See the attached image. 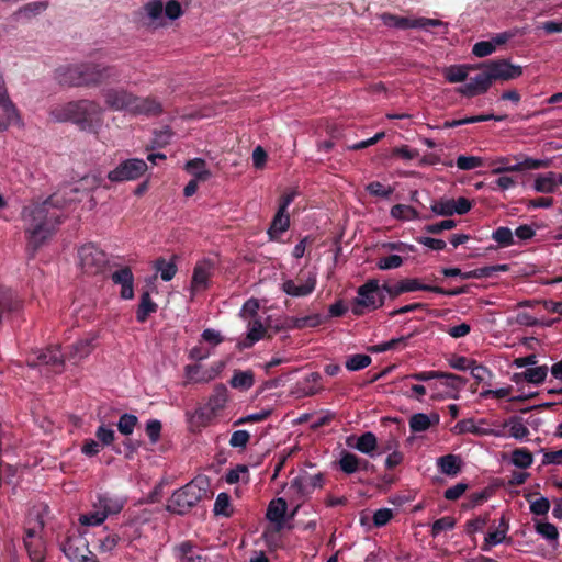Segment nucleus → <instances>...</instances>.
<instances>
[{
    "instance_id": "nucleus-58",
    "label": "nucleus",
    "mask_w": 562,
    "mask_h": 562,
    "mask_svg": "<svg viewBox=\"0 0 562 562\" xmlns=\"http://www.w3.org/2000/svg\"><path fill=\"white\" fill-rule=\"evenodd\" d=\"M47 7H48L47 1H34V2H30V3H26L25 5H23L19 10V13L24 14L26 18H31V16H34L36 14L44 12L47 9Z\"/></svg>"
},
{
    "instance_id": "nucleus-6",
    "label": "nucleus",
    "mask_w": 562,
    "mask_h": 562,
    "mask_svg": "<svg viewBox=\"0 0 562 562\" xmlns=\"http://www.w3.org/2000/svg\"><path fill=\"white\" fill-rule=\"evenodd\" d=\"M79 265L81 270L89 276L111 271L117 263H111L109 256L94 244H86L78 250Z\"/></svg>"
},
{
    "instance_id": "nucleus-11",
    "label": "nucleus",
    "mask_w": 562,
    "mask_h": 562,
    "mask_svg": "<svg viewBox=\"0 0 562 562\" xmlns=\"http://www.w3.org/2000/svg\"><path fill=\"white\" fill-rule=\"evenodd\" d=\"M474 67L475 70L479 69L480 72L475 77L471 78L468 83L457 90L458 93L467 98H473L487 92L493 83L488 68L480 67V64L474 65Z\"/></svg>"
},
{
    "instance_id": "nucleus-5",
    "label": "nucleus",
    "mask_w": 562,
    "mask_h": 562,
    "mask_svg": "<svg viewBox=\"0 0 562 562\" xmlns=\"http://www.w3.org/2000/svg\"><path fill=\"white\" fill-rule=\"evenodd\" d=\"M376 279H370L357 290L358 296L351 303L355 316H362L367 311H375L384 305L385 296Z\"/></svg>"
},
{
    "instance_id": "nucleus-29",
    "label": "nucleus",
    "mask_w": 562,
    "mask_h": 562,
    "mask_svg": "<svg viewBox=\"0 0 562 562\" xmlns=\"http://www.w3.org/2000/svg\"><path fill=\"white\" fill-rule=\"evenodd\" d=\"M153 268L157 274H160L161 280L166 282L172 280L178 271V267L173 258L167 260L164 257H158L153 261Z\"/></svg>"
},
{
    "instance_id": "nucleus-31",
    "label": "nucleus",
    "mask_w": 562,
    "mask_h": 562,
    "mask_svg": "<svg viewBox=\"0 0 562 562\" xmlns=\"http://www.w3.org/2000/svg\"><path fill=\"white\" fill-rule=\"evenodd\" d=\"M558 188L557 175L552 171L537 176L533 189L540 193H554Z\"/></svg>"
},
{
    "instance_id": "nucleus-48",
    "label": "nucleus",
    "mask_w": 562,
    "mask_h": 562,
    "mask_svg": "<svg viewBox=\"0 0 562 562\" xmlns=\"http://www.w3.org/2000/svg\"><path fill=\"white\" fill-rule=\"evenodd\" d=\"M138 423L137 416L133 414H123L117 423V429L124 436H130L133 434L134 428L136 427Z\"/></svg>"
},
{
    "instance_id": "nucleus-37",
    "label": "nucleus",
    "mask_w": 562,
    "mask_h": 562,
    "mask_svg": "<svg viewBox=\"0 0 562 562\" xmlns=\"http://www.w3.org/2000/svg\"><path fill=\"white\" fill-rule=\"evenodd\" d=\"M390 214L393 218L400 221H411L419 218L418 211L409 205L395 204L391 207Z\"/></svg>"
},
{
    "instance_id": "nucleus-16",
    "label": "nucleus",
    "mask_w": 562,
    "mask_h": 562,
    "mask_svg": "<svg viewBox=\"0 0 562 562\" xmlns=\"http://www.w3.org/2000/svg\"><path fill=\"white\" fill-rule=\"evenodd\" d=\"M382 290L387 293L392 299L400 296L403 293L414 291H429V284L422 283L416 278H407L398 281L396 284H382Z\"/></svg>"
},
{
    "instance_id": "nucleus-64",
    "label": "nucleus",
    "mask_w": 562,
    "mask_h": 562,
    "mask_svg": "<svg viewBox=\"0 0 562 562\" xmlns=\"http://www.w3.org/2000/svg\"><path fill=\"white\" fill-rule=\"evenodd\" d=\"M403 265V258L398 255H390L378 260L376 267L380 270H391Z\"/></svg>"
},
{
    "instance_id": "nucleus-42",
    "label": "nucleus",
    "mask_w": 562,
    "mask_h": 562,
    "mask_svg": "<svg viewBox=\"0 0 562 562\" xmlns=\"http://www.w3.org/2000/svg\"><path fill=\"white\" fill-rule=\"evenodd\" d=\"M172 137V132L169 126H164L160 130L154 131V138L151 139V145L147 146V150H153L155 148H162L170 143Z\"/></svg>"
},
{
    "instance_id": "nucleus-21",
    "label": "nucleus",
    "mask_w": 562,
    "mask_h": 562,
    "mask_svg": "<svg viewBox=\"0 0 562 562\" xmlns=\"http://www.w3.org/2000/svg\"><path fill=\"white\" fill-rule=\"evenodd\" d=\"M548 367L544 366H537L527 368L524 372L520 373H514L512 376V381L516 384H519L522 381H526L531 384H541L544 382L547 375H548Z\"/></svg>"
},
{
    "instance_id": "nucleus-23",
    "label": "nucleus",
    "mask_w": 562,
    "mask_h": 562,
    "mask_svg": "<svg viewBox=\"0 0 562 562\" xmlns=\"http://www.w3.org/2000/svg\"><path fill=\"white\" fill-rule=\"evenodd\" d=\"M315 279H308L304 284L297 285L293 280H285L282 283V291L288 295L301 297L307 296L315 290Z\"/></svg>"
},
{
    "instance_id": "nucleus-56",
    "label": "nucleus",
    "mask_w": 562,
    "mask_h": 562,
    "mask_svg": "<svg viewBox=\"0 0 562 562\" xmlns=\"http://www.w3.org/2000/svg\"><path fill=\"white\" fill-rule=\"evenodd\" d=\"M456 519L451 516H445L434 521L431 527V536L437 537L445 530H451L454 528Z\"/></svg>"
},
{
    "instance_id": "nucleus-18",
    "label": "nucleus",
    "mask_w": 562,
    "mask_h": 562,
    "mask_svg": "<svg viewBox=\"0 0 562 562\" xmlns=\"http://www.w3.org/2000/svg\"><path fill=\"white\" fill-rule=\"evenodd\" d=\"M162 425L158 419H149L145 426V434L148 437V448L151 451L164 453L168 450V443L161 440Z\"/></svg>"
},
{
    "instance_id": "nucleus-35",
    "label": "nucleus",
    "mask_w": 562,
    "mask_h": 562,
    "mask_svg": "<svg viewBox=\"0 0 562 562\" xmlns=\"http://www.w3.org/2000/svg\"><path fill=\"white\" fill-rule=\"evenodd\" d=\"M504 427L509 428V436L522 440L529 435V429L524 425L520 416H512L505 423Z\"/></svg>"
},
{
    "instance_id": "nucleus-33",
    "label": "nucleus",
    "mask_w": 562,
    "mask_h": 562,
    "mask_svg": "<svg viewBox=\"0 0 562 562\" xmlns=\"http://www.w3.org/2000/svg\"><path fill=\"white\" fill-rule=\"evenodd\" d=\"M360 458L349 451L342 450L338 467L345 474H353L359 471Z\"/></svg>"
},
{
    "instance_id": "nucleus-17",
    "label": "nucleus",
    "mask_w": 562,
    "mask_h": 562,
    "mask_svg": "<svg viewBox=\"0 0 562 562\" xmlns=\"http://www.w3.org/2000/svg\"><path fill=\"white\" fill-rule=\"evenodd\" d=\"M112 282L121 285L120 295L124 300H130L134 296V277L130 267H120L114 271H109Z\"/></svg>"
},
{
    "instance_id": "nucleus-47",
    "label": "nucleus",
    "mask_w": 562,
    "mask_h": 562,
    "mask_svg": "<svg viewBox=\"0 0 562 562\" xmlns=\"http://www.w3.org/2000/svg\"><path fill=\"white\" fill-rule=\"evenodd\" d=\"M231 507V497L227 493H220L214 503V515L229 517L232 515Z\"/></svg>"
},
{
    "instance_id": "nucleus-60",
    "label": "nucleus",
    "mask_w": 562,
    "mask_h": 562,
    "mask_svg": "<svg viewBox=\"0 0 562 562\" xmlns=\"http://www.w3.org/2000/svg\"><path fill=\"white\" fill-rule=\"evenodd\" d=\"M453 199L435 201L431 204V211L440 216H452L453 215Z\"/></svg>"
},
{
    "instance_id": "nucleus-25",
    "label": "nucleus",
    "mask_w": 562,
    "mask_h": 562,
    "mask_svg": "<svg viewBox=\"0 0 562 562\" xmlns=\"http://www.w3.org/2000/svg\"><path fill=\"white\" fill-rule=\"evenodd\" d=\"M288 504L284 498L272 499L267 508L266 517L273 524L281 526L284 522Z\"/></svg>"
},
{
    "instance_id": "nucleus-41",
    "label": "nucleus",
    "mask_w": 562,
    "mask_h": 562,
    "mask_svg": "<svg viewBox=\"0 0 562 562\" xmlns=\"http://www.w3.org/2000/svg\"><path fill=\"white\" fill-rule=\"evenodd\" d=\"M95 505L105 514V517L115 515L123 508V504L120 501L108 496H99Z\"/></svg>"
},
{
    "instance_id": "nucleus-39",
    "label": "nucleus",
    "mask_w": 562,
    "mask_h": 562,
    "mask_svg": "<svg viewBox=\"0 0 562 562\" xmlns=\"http://www.w3.org/2000/svg\"><path fill=\"white\" fill-rule=\"evenodd\" d=\"M408 424L412 432H423L432 426V420L427 414L416 413L411 416Z\"/></svg>"
},
{
    "instance_id": "nucleus-54",
    "label": "nucleus",
    "mask_w": 562,
    "mask_h": 562,
    "mask_svg": "<svg viewBox=\"0 0 562 562\" xmlns=\"http://www.w3.org/2000/svg\"><path fill=\"white\" fill-rule=\"evenodd\" d=\"M526 499L530 503V512L537 516H544L550 509V502L547 497L541 496L536 501L530 499V495L526 496Z\"/></svg>"
},
{
    "instance_id": "nucleus-30",
    "label": "nucleus",
    "mask_w": 562,
    "mask_h": 562,
    "mask_svg": "<svg viewBox=\"0 0 562 562\" xmlns=\"http://www.w3.org/2000/svg\"><path fill=\"white\" fill-rule=\"evenodd\" d=\"M417 334H419V330L415 329L414 331H412L408 335L401 336V337H397V338H392L389 341H384V342H381L379 345L371 346V347L368 348V350L373 352V353H379V352H385V351H389V350L396 349L398 346L405 347L407 345V341L411 338H413L414 336H416Z\"/></svg>"
},
{
    "instance_id": "nucleus-19",
    "label": "nucleus",
    "mask_w": 562,
    "mask_h": 562,
    "mask_svg": "<svg viewBox=\"0 0 562 562\" xmlns=\"http://www.w3.org/2000/svg\"><path fill=\"white\" fill-rule=\"evenodd\" d=\"M31 366H49L52 367L53 372L59 373L64 367V357L58 348H47L42 350L36 360L30 363Z\"/></svg>"
},
{
    "instance_id": "nucleus-49",
    "label": "nucleus",
    "mask_w": 562,
    "mask_h": 562,
    "mask_svg": "<svg viewBox=\"0 0 562 562\" xmlns=\"http://www.w3.org/2000/svg\"><path fill=\"white\" fill-rule=\"evenodd\" d=\"M0 108L5 113L7 121H9L11 124H19L21 122L19 110L15 106V104L11 101L9 95L0 100Z\"/></svg>"
},
{
    "instance_id": "nucleus-2",
    "label": "nucleus",
    "mask_w": 562,
    "mask_h": 562,
    "mask_svg": "<svg viewBox=\"0 0 562 562\" xmlns=\"http://www.w3.org/2000/svg\"><path fill=\"white\" fill-rule=\"evenodd\" d=\"M56 122H72L82 131L95 132L102 122L100 105L90 100L70 101L50 109Z\"/></svg>"
},
{
    "instance_id": "nucleus-45",
    "label": "nucleus",
    "mask_w": 562,
    "mask_h": 562,
    "mask_svg": "<svg viewBox=\"0 0 562 562\" xmlns=\"http://www.w3.org/2000/svg\"><path fill=\"white\" fill-rule=\"evenodd\" d=\"M371 357L363 353L351 355L346 360V368L349 371H359L371 364Z\"/></svg>"
},
{
    "instance_id": "nucleus-14",
    "label": "nucleus",
    "mask_w": 562,
    "mask_h": 562,
    "mask_svg": "<svg viewBox=\"0 0 562 562\" xmlns=\"http://www.w3.org/2000/svg\"><path fill=\"white\" fill-rule=\"evenodd\" d=\"M140 177V159L133 158L122 161L115 169L108 173L111 182H124Z\"/></svg>"
},
{
    "instance_id": "nucleus-43",
    "label": "nucleus",
    "mask_w": 562,
    "mask_h": 562,
    "mask_svg": "<svg viewBox=\"0 0 562 562\" xmlns=\"http://www.w3.org/2000/svg\"><path fill=\"white\" fill-rule=\"evenodd\" d=\"M441 379L445 380L443 384L456 393L463 389L468 382V380L461 375L443 371H441ZM450 397L458 398V394L450 395Z\"/></svg>"
},
{
    "instance_id": "nucleus-62",
    "label": "nucleus",
    "mask_w": 562,
    "mask_h": 562,
    "mask_svg": "<svg viewBox=\"0 0 562 562\" xmlns=\"http://www.w3.org/2000/svg\"><path fill=\"white\" fill-rule=\"evenodd\" d=\"M162 113V105L155 98L143 99V115L157 116Z\"/></svg>"
},
{
    "instance_id": "nucleus-7",
    "label": "nucleus",
    "mask_w": 562,
    "mask_h": 562,
    "mask_svg": "<svg viewBox=\"0 0 562 562\" xmlns=\"http://www.w3.org/2000/svg\"><path fill=\"white\" fill-rule=\"evenodd\" d=\"M60 549L71 562H99L95 554L89 549V541L85 532L69 533L60 543Z\"/></svg>"
},
{
    "instance_id": "nucleus-4",
    "label": "nucleus",
    "mask_w": 562,
    "mask_h": 562,
    "mask_svg": "<svg viewBox=\"0 0 562 562\" xmlns=\"http://www.w3.org/2000/svg\"><path fill=\"white\" fill-rule=\"evenodd\" d=\"M209 480L198 476L170 497L167 509L170 513L183 515L195 506L201 499L209 497Z\"/></svg>"
},
{
    "instance_id": "nucleus-52",
    "label": "nucleus",
    "mask_w": 562,
    "mask_h": 562,
    "mask_svg": "<svg viewBox=\"0 0 562 562\" xmlns=\"http://www.w3.org/2000/svg\"><path fill=\"white\" fill-rule=\"evenodd\" d=\"M186 375L190 381L193 382H204L213 378L212 373H210L209 371L201 372V366L199 364L187 366Z\"/></svg>"
},
{
    "instance_id": "nucleus-27",
    "label": "nucleus",
    "mask_w": 562,
    "mask_h": 562,
    "mask_svg": "<svg viewBox=\"0 0 562 562\" xmlns=\"http://www.w3.org/2000/svg\"><path fill=\"white\" fill-rule=\"evenodd\" d=\"M266 327L262 322L255 318L248 324V333L246 338L240 342L243 348H251L257 341L265 338Z\"/></svg>"
},
{
    "instance_id": "nucleus-13",
    "label": "nucleus",
    "mask_w": 562,
    "mask_h": 562,
    "mask_svg": "<svg viewBox=\"0 0 562 562\" xmlns=\"http://www.w3.org/2000/svg\"><path fill=\"white\" fill-rule=\"evenodd\" d=\"M105 102L113 110L135 111L138 109V99L123 89H109L105 92Z\"/></svg>"
},
{
    "instance_id": "nucleus-63",
    "label": "nucleus",
    "mask_w": 562,
    "mask_h": 562,
    "mask_svg": "<svg viewBox=\"0 0 562 562\" xmlns=\"http://www.w3.org/2000/svg\"><path fill=\"white\" fill-rule=\"evenodd\" d=\"M496 50L495 44L492 41H481L473 45L472 54L476 57H486Z\"/></svg>"
},
{
    "instance_id": "nucleus-38",
    "label": "nucleus",
    "mask_w": 562,
    "mask_h": 562,
    "mask_svg": "<svg viewBox=\"0 0 562 562\" xmlns=\"http://www.w3.org/2000/svg\"><path fill=\"white\" fill-rule=\"evenodd\" d=\"M512 463L520 469H528L533 462V456L527 448H516L512 452Z\"/></svg>"
},
{
    "instance_id": "nucleus-20",
    "label": "nucleus",
    "mask_w": 562,
    "mask_h": 562,
    "mask_svg": "<svg viewBox=\"0 0 562 562\" xmlns=\"http://www.w3.org/2000/svg\"><path fill=\"white\" fill-rule=\"evenodd\" d=\"M347 445L360 451L361 453L373 456V451L376 449L378 440L376 436L367 431L359 437L350 436L347 438Z\"/></svg>"
},
{
    "instance_id": "nucleus-57",
    "label": "nucleus",
    "mask_w": 562,
    "mask_h": 562,
    "mask_svg": "<svg viewBox=\"0 0 562 562\" xmlns=\"http://www.w3.org/2000/svg\"><path fill=\"white\" fill-rule=\"evenodd\" d=\"M119 537L113 532H106L98 539V550L102 553L111 552L117 544Z\"/></svg>"
},
{
    "instance_id": "nucleus-61",
    "label": "nucleus",
    "mask_w": 562,
    "mask_h": 562,
    "mask_svg": "<svg viewBox=\"0 0 562 562\" xmlns=\"http://www.w3.org/2000/svg\"><path fill=\"white\" fill-rule=\"evenodd\" d=\"M492 495L490 488H484L480 492L472 493L468 502L464 504L465 508H475L486 502Z\"/></svg>"
},
{
    "instance_id": "nucleus-22",
    "label": "nucleus",
    "mask_w": 562,
    "mask_h": 562,
    "mask_svg": "<svg viewBox=\"0 0 562 562\" xmlns=\"http://www.w3.org/2000/svg\"><path fill=\"white\" fill-rule=\"evenodd\" d=\"M437 467L441 473L457 476L461 472L462 461L459 456L449 453L437 459Z\"/></svg>"
},
{
    "instance_id": "nucleus-15",
    "label": "nucleus",
    "mask_w": 562,
    "mask_h": 562,
    "mask_svg": "<svg viewBox=\"0 0 562 562\" xmlns=\"http://www.w3.org/2000/svg\"><path fill=\"white\" fill-rule=\"evenodd\" d=\"M23 308V301L11 289L0 284V318L18 314Z\"/></svg>"
},
{
    "instance_id": "nucleus-8",
    "label": "nucleus",
    "mask_w": 562,
    "mask_h": 562,
    "mask_svg": "<svg viewBox=\"0 0 562 562\" xmlns=\"http://www.w3.org/2000/svg\"><path fill=\"white\" fill-rule=\"evenodd\" d=\"M44 522L37 519L34 526H27L24 530L23 542L32 562H44L46 558V546L41 536Z\"/></svg>"
},
{
    "instance_id": "nucleus-12",
    "label": "nucleus",
    "mask_w": 562,
    "mask_h": 562,
    "mask_svg": "<svg viewBox=\"0 0 562 562\" xmlns=\"http://www.w3.org/2000/svg\"><path fill=\"white\" fill-rule=\"evenodd\" d=\"M215 269V262L212 259L203 258L199 260L194 268L191 279V293L205 291L210 286V280Z\"/></svg>"
},
{
    "instance_id": "nucleus-53",
    "label": "nucleus",
    "mask_w": 562,
    "mask_h": 562,
    "mask_svg": "<svg viewBox=\"0 0 562 562\" xmlns=\"http://www.w3.org/2000/svg\"><path fill=\"white\" fill-rule=\"evenodd\" d=\"M366 190L373 196L389 199L393 193L392 187H384L380 181H372L367 184Z\"/></svg>"
},
{
    "instance_id": "nucleus-40",
    "label": "nucleus",
    "mask_w": 562,
    "mask_h": 562,
    "mask_svg": "<svg viewBox=\"0 0 562 562\" xmlns=\"http://www.w3.org/2000/svg\"><path fill=\"white\" fill-rule=\"evenodd\" d=\"M227 401V389L225 385L220 384L214 389L213 394L209 398V406L212 412L222 409Z\"/></svg>"
},
{
    "instance_id": "nucleus-44",
    "label": "nucleus",
    "mask_w": 562,
    "mask_h": 562,
    "mask_svg": "<svg viewBox=\"0 0 562 562\" xmlns=\"http://www.w3.org/2000/svg\"><path fill=\"white\" fill-rule=\"evenodd\" d=\"M105 519V514L94 504L91 512L80 515L79 521L82 526H99Z\"/></svg>"
},
{
    "instance_id": "nucleus-51",
    "label": "nucleus",
    "mask_w": 562,
    "mask_h": 562,
    "mask_svg": "<svg viewBox=\"0 0 562 562\" xmlns=\"http://www.w3.org/2000/svg\"><path fill=\"white\" fill-rule=\"evenodd\" d=\"M322 376L318 372H312L304 379L302 383V391L304 395L312 396L318 393L319 387L317 386L318 382L321 381Z\"/></svg>"
},
{
    "instance_id": "nucleus-24",
    "label": "nucleus",
    "mask_w": 562,
    "mask_h": 562,
    "mask_svg": "<svg viewBox=\"0 0 562 562\" xmlns=\"http://www.w3.org/2000/svg\"><path fill=\"white\" fill-rule=\"evenodd\" d=\"M290 227V216L288 213L278 212L272 218L268 235L270 240H280L281 235Z\"/></svg>"
},
{
    "instance_id": "nucleus-3",
    "label": "nucleus",
    "mask_w": 562,
    "mask_h": 562,
    "mask_svg": "<svg viewBox=\"0 0 562 562\" xmlns=\"http://www.w3.org/2000/svg\"><path fill=\"white\" fill-rule=\"evenodd\" d=\"M114 75L113 67L91 63L60 66L55 70L58 83L68 87L97 86Z\"/></svg>"
},
{
    "instance_id": "nucleus-46",
    "label": "nucleus",
    "mask_w": 562,
    "mask_h": 562,
    "mask_svg": "<svg viewBox=\"0 0 562 562\" xmlns=\"http://www.w3.org/2000/svg\"><path fill=\"white\" fill-rule=\"evenodd\" d=\"M492 238L501 247H509L515 244L513 232L509 227L499 226L492 233Z\"/></svg>"
},
{
    "instance_id": "nucleus-26",
    "label": "nucleus",
    "mask_w": 562,
    "mask_h": 562,
    "mask_svg": "<svg viewBox=\"0 0 562 562\" xmlns=\"http://www.w3.org/2000/svg\"><path fill=\"white\" fill-rule=\"evenodd\" d=\"M184 170L190 173L193 179L201 182L207 181L212 176L211 171L206 168V161L202 158H193L187 161Z\"/></svg>"
},
{
    "instance_id": "nucleus-59",
    "label": "nucleus",
    "mask_w": 562,
    "mask_h": 562,
    "mask_svg": "<svg viewBox=\"0 0 562 562\" xmlns=\"http://www.w3.org/2000/svg\"><path fill=\"white\" fill-rule=\"evenodd\" d=\"M448 363L454 370L468 371L470 370L471 366L474 364V359L467 358L464 356L452 355L448 359Z\"/></svg>"
},
{
    "instance_id": "nucleus-50",
    "label": "nucleus",
    "mask_w": 562,
    "mask_h": 562,
    "mask_svg": "<svg viewBox=\"0 0 562 562\" xmlns=\"http://www.w3.org/2000/svg\"><path fill=\"white\" fill-rule=\"evenodd\" d=\"M505 530L494 529L487 532L481 547L483 551H490L492 547L502 543L506 539Z\"/></svg>"
},
{
    "instance_id": "nucleus-36",
    "label": "nucleus",
    "mask_w": 562,
    "mask_h": 562,
    "mask_svg": "<svg viewBox=\"0 0 562 562\" xmlns=\"http://www.w3.org/2000/svg\"><path fill=\"white\" fill-rule=\"evenodd\" d=\"M229 383L234 389L249 390L255 383L254 373L251 371H235Z\"/></svg>"
},
{
    "instance_id": "nucleus-1",
    "label": "nucleus",
    "mask_w": 562,
    "mask_h": 562,
    "mask_svg": "<svg viewBox=\"0 0 562 562\" xmlns=\"http://www.w3.org/2000/svg\"><path fill=\"white\" fill-rule=\"evenodd\" d=\"M66 199L55 192L43 201H34L22 210L27 250L33 257L35 252L56 233L63 223V207Z\"/></svg>"
},
{
    "instance_id": "nucleus-9",
    "label": "nucleus",
    "mask_w": 562,
    "mask_h": 562,
    "mask_svg": "<svg viewBox=\"0 0 562 562\" xmlns=\"http://www.w3.org/2000/svg\"><path fill=\"white\" fill-rule=\"evenodd\" d=\"M480 67L488 68L493 82L509 81L519 78L524 72L521 66L513 65L504 58L480 63Z\"/></svg>"
},
{
    "instance_id": "nucleus-10",
    "label": "nucleus",
    "mask_w": 562,
    "mask_h": 562,
    "mask_svg": "<svg viewBox=\"0 0 562 562\" xmlns=\"http://www.w3.org/2000/svg\"><path fill=\"white\" fill-rule=\"evenodd\" d=\"M324 483L323 474L311 475L303 473L291 480L289 492L297 499H303L311 495L315 488L322 487Z\"/></svg>"
},
{
    "instance_id": "nucleus-55",
    "label": "nucleus",
    "mask_w": 562,
    "mask_h": 562,
    "mask_svg": "<svg viewBox=\"0 0 562 562\" xmlns=\"http://www.w3.org/2000/svg\"><path fill=\"white\" fill-rule=\"evenodd\" d=\"M457 167L460 170H472L483 166V159L476 156H459L457 158Z\"/></svg>"
},
{
    "instance_id": "nucleus-32",
    "label": "nucleus",
    "mask_w": 562,
    "mask_h": 562,
    "mask_svg": "<svg viewBox=\"0 0 562 562\" xmlns=\"http://www.w3.org/2000/svg\"><path fill=\"white\" fill-rule=\"evenodd\" d=\"M535 530L549 543H552L554 546L558 544L559 531L555 525L548 521L535 520Z\"/></svg>"
},
{
    "instance_id": "nucleus-34",
    "label": "nucleus",
    "mask_w": 562,
    "mask_h": 562,
    "mask_svg": "<svg viewBox=\"0 0 562 562\" xmlns=\"http://www.w3.org/2000/svg\"><path fill=\"white\" fill-rule=\"evenodd\" d=\"M382 20L383 23L390 27H395L398 30L416 29V19L384 13L382 15Z\"/></svg>"
},
{
    "instance_id": "nucleus-28",
    "label": "nucleus",
    "mask_w": 562,
    "mask_h": 562,
    "mask_svg": "<svg viewBox=\"0 0 562 562\" xmlns=\"http://www.w3.org/2000/svg\"><path fill=\"white\" fill-rule=\"evenodd\" d=\"M471 70H475L474 65H451L443 69V77L450 83L463 82Z\"/></svg>"
}]
</instances>
